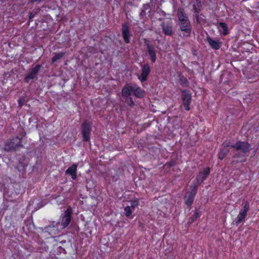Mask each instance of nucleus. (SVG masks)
<instances>
[{"mask_svg": "<svg viewBox=\"0 0 259 259\" xmlns=\"http://www.w3.org/2000/svg\"><path fill=\"white\" fill-rule=\"evenodd\" d=\"M177 15L179 20V26L181 30L186 33V36H189L191 33L192 27L189 18L185 13L184 9L179 8Z\"/></svg>", "mask_w": 259, "mask_h": 259, "instance_id": "nucleus-1", "label": "nucleus"}, {"mask_svg": "<svg viewBox=\"0 0 259 259\" xmlns=\"http://www.w3.org/2000/svg\"><path fill=\"white\" fill-rule=\"evenodd\" d=\"M132 93L138 98H142L145 96V91L137 84L133 85L126 84L123 87L121 91L123 97L131 96Z\"/></svg>", "mask_w": 259, "mask_h": 259, "instance_id": "nucleus-2", "label": "nucleus"}, {"mask_svg": "<svg viewBox=\"0 0 259 259\" xmlns=\"http://www.w3.org/2000/svg\"><path fill=\"white\" fill-rule=\"evenodd\" d=\"M22 146V139L18 136H16L8 140L6 142L4 150L7 152H10L15 151L17 148Z\"/></svg>", "mask_w": 259, "mask_h": 259, "instance_id": "nucleus-3", "label": "nucleus"}, {"mask_svg": "<svg viewBox=\"0 0 259 259\" xmlns=\"http://www.w3.org/2000/svg\"><path fill=\"white\" fill-rule=\"evenodd\" d=\"M232 148L237 152H241L243 155H245L251 149L250 144L246 141L238 140L235 143L232 142Z\"/></svg>", "mask_w": 259, "mask_h": 259, "instance_id": "nucleus-4", "label": "nucleus"}, {"mask_svg": "<svg viewBox=\"0 0 259 259\" xmlns=\"http://www.w3.org/2000/svg\"><path fill=\"white\" fill-rule=\"evenodd\" d=\"M198 188L197 187V186H194L192 184L190 186L191 191L187 192L184 195V203L189 208H191V206L193 203Z\"/></svg>", "mask_w": 259, "mask_h": 259, "instance_id": "nucleus-5", "label": "nucleus"}, {"mask_svg": "<svg viewBox=\"0 0 259 259\" xmlns=\"http://www.w3.org/2000/svg\"><path fill=\"white\" fill-rule=\"evenodd\" d=\"M210 172V167H206L204 168L202 170L198 172L192 184L194 186H197V187L198 188L199 185L203 183L209 175Z\"/></svg>", "mask_w": 259, "mask_h": 259, "instance_id": "nucleus-6", "label": "nucleus"}, {"mask_svg": "<svg viewBox=\"0 0 259 259\" xmlns=\"http://www.w3.org/2000/svg\"><path fill=\"white\" fill-rule=\"evenodd\" d=\"M232 146V142L230 140L224 141L222 144V147L218 154V158L220 160L224 159L230 152Z\"/></svg>", "mask_w": 259, "mask_h": 259, "instance_id": "nucleus-7", "label": "nucleus"}, {"mask_svg": "<svg viewBox=\"0 0 259 259\" xmlns=\"http://www.w3.org/2000/svg\"><path fill=\"white\" fill-rule=\"evenodd\" d=\"M81 128L83 141H89L92 131V127L90 123L87 120H85L81 124Z\"/></svg>", "mask_w": 259, "mask_h": 259, "instance_id": "nucleus-8", "label": "nucleus"}, {"mask_svg": "<svg viewBox=\"0 0 259 259\" xmlns=\"http://www.w3.org/2000/svg\"><path fill=\"white\" fill-rule=\"evenodd\" d=\"M141 73L138 75V79L143 83L147 80L148 77L151 72V68L148 64H144L141 65Z\"/></svg>", "mask_w": 259, "mask_h": 259, "instance_id": "nucleus-9", "label": "nucleus"}, {"mask_svg": "<svg viewBox=\"0 0 259 259\" xmlns=\"http://www.w3.org/2000/svg\"><path fill=\"white\" fill-rule=\"evenodd\" d=\"M192 96L190 92L187 90L182 91V100L185 109L186 111L190 110V105L191 102Z\"/></svg>", "mask_w": 259, "mask_h": 259, "instance_id": "nucleus-10", "label": "nucleus"}, {"mask_svg": "<svg viewBox=\"0 0 259 259\" xmlns=\"http://www.w3.org/2000/svg\"><path fill=\"white\" fill-rule=\"evenodd\" d=\"M72 213V209L70 206H68L66 210L64 212V215L62 218L61 221V225L63 228H65L69 225L71 219V214Z\"/></svg>", "mask_w": 259, "mask_h": 259, "instance_id": "nucleus-11", "label": "nucleus"}, {"mask_svg": "<svg viewBox=\"0 0 259 259\" xmlns=\"http://www.w3.org/2000/svg\"><path fill=\"white\" fill-rule=\"evenodd\" d=\"M121 33L124 42L126 44H129L130 42V38L132 36V34L127 23L124 22L122 24Z\"/></svg>", "mask_w": 259, "mask_h": 259, "instance_id": "nucleus-12", "label": "nucleus"}, {"mask_svg": "<svg viewBox=\"0 0 259 259\" xmlns=\"http://www.w3.org/2000/svg\"><path fill=\"white\" fill-rule=\"evenodd\" d=\"M41 68L40 64H37L34 67L32 68L29 73L26 75L24 78V81L26 83H28L31 79H34L37 75L38 72Z\"/></svg>", "mask_w": 259, "mask_h": 259, "instance_id": "nucleus-13", "label": "nucleus"}, {"mask_svg": "<svg viewBox=\"0 0 259 259\" xmlns=\"http://www.w3.org/2000/svg\"><path fill=\"white\" fill-rule=\"evenodd\" d=\"M146 46L148 55L150 57V60L152 63H154L156 60V50L153 46L149 44H146Z\"/></svg>", "mask_w": 259, "mask_h": 259, "instance_id": "nucleus-14", "label": "nucleus"}, {"mask_svg": "<svg viewBox=\"0 0 259 259\" xmlns=\"http://www.w3.org/2000/svg\"><path fill=\"white\" fill-rule=\"evenodd\" d=\"M77 164H73L71 166L69 167L65 171L66 174H70L73 180H75L77 177Z\"/></svg>", "mask_w": 259, "mask_h": 259, "instance_id": "nucleus-15", "label": "nucleus"}, {"mask_svg": "<svg viewBox=\"0 0 259 259\" xmlns=\"http://www.w3.org/2000/svg\"><path fill=\"white\" fill-rule=\"evenodd\" d=\"M161 27L165 35L171 36L172 34L173 31L171 24H167L165 25L164 23H162L161 24Z\"/></svg>", "mask_w": 259, "mask_h": 259, "instance_id": "nucleus-16", "label": "nucleus"}, {"mask_svg": "<svg viewBox=\"0 0 259 259\" xmlns=\"http://www.w3.org/2000/svg\"><path fill=\"white\" fill-rule=\"evenodd\" d=\"M207 41L212 48L219 50L221 47V42L219 40H213L210 37L207 38Z\"/></svg>", "mask_w": 259, "mask_h": 259, "instance_id": "nucleus-17", "label": "nucleus"}, {"mask_svg": "<svg viewBox=\"0 0 259 259\" xmlns=\"http://www.w3.org/2000/svg\"><path fill=\"white\" fill-rule=\"evenodd\" d=\"M241 152H238L236 153H235L232 157V160H231V164L233 165H235L239 162H242L241 160H239L238 159V158H241L242 156H244Z\"/></svg>", "mask_w": 259, "mask_h": 259, "instance_id": "nucleus-18", "label": "nucleus"}, {"mask_svg": "<svg viewBox=\"0 0 259 259\" xmlns=\"http://www.w3.org/2000/svg\"><path fill=\"white\" fill-rule=\"evenodd\" d=\"M200 216V211L198 209L195 208L194 213L189 219L188 223L192 224Z\"/></svg>", "mask_w": 259, "mask_h": 259, "instance_id": "nucleus-19", "label": "nucleus"}, {"mask_svg": "<svg viewBox=\"0 0 259 259\" xmlns=\"http://www.w3.org/2000/svg\"><path fill=\"white\" fill-rule=\"evenodd\" d=\"M247 214L241 211H240L239 214L235 220V224L238 226L246 217Z\"/></svg>", "mask_w": 259, "mask_h": 259, "instance_id": "nucleus-20", "label": "nucleus"}, {"mask_svg": "<svg viewBox=\"0 0 259 259\" xmlns=\"http://www.w3.org/2000/svg\"><path fill=\"white\" fill-rule=\"evenodd\" d=\"M219 27H220L222 29V34L223 35L226 36L229 33L228 27L226 23L222 22H219Z\"/></svg>", "mask_w": 259, "mask_h": 259, "instance_id": "nucleus-21", "label": "nucleus"}, {"mask_svg": "<svg viewBox=\"0 0 259 259\" xmlns=\"http://www.w3.org/2000/svg\"><path fill=\"white\" fill-rule=\"evenodd\" d=\"M65 52H61L57 54H56L52 58V63H54L58 60L61 59L65 55Z\"/></svg>", "mask_w": 259, "mask_h": 259, "instance_id": "nucleus-22", "label": "nucleus"}, {"mask_svg": "<svg viewBox=\"0 0 259 259\" xmlns=\"http://www.w3.org/2000/svg\"><path fill=\"white\" fill-rule=\"evenodd\" d=\"M179 83L182 86L185 87H188L189 84V82L187 78H186L184 76H182L180 78Z\"/></svg>", "mask_w": 259, "mask_h": 259, "instance_id": "nucleus-23", "label": "nucleus"}, {"mask_svg": "<svg viewBox=\"0 0 259 259\" xmlns=\"http://www.w3.org/2000/svg\"><path fill=\"white\" fill-rule=\"evenodd\" d=\"M193 9L194 13L195 14L196 19L197 21L198 22L199 17V10L197 9L195 4H194L193 5Z\"/></svg>", "mask_w": 259, "mask_h": 259, "instance_id": "nucleus-24", "label": "nucleus"}, {"mask_svg": "<svg viewBox=\"0 0 259 259\" xmlns=\"http://www.w3.org/2000/svg\"><path fill=\"white\" fill-rule=\"evenodd\" d=\"M124 210L126 217H129L131 215L132 211L131 210V208L130 206H126V207H125L124 208Z\"/></svg>", "mask_w": 259, "mask_h": 259, "instance_id": "nucleus-25", "label": "nucleus"}, {"mask_svg": "<svg viewBox=\"0 0 259 259\" xmlns=\"http://www.w3.org/2000/svg\"><path fill=\"white\" fill-rule=\"evenodd\" d=\"M125 99V102L130 106H133L135 105L133 99L130 96L128 97H124Z\"/></svg>", "mask_w": 259, "mask_h": 259, "instance_id": "nucleus-26", "label": "nucleus"}, {"mask_svg": "<svg viewBox=\"0 0 259 259\" xmlns=\"http://www.w3.org/2000/svg\"><path fill=\"white\" fill-rule=\"evenodd\" d=\"M139 201L138 199H135L131 201V208L134 209L137 206H138Z\"/></svg>", "mask_w": 259, "mask_h": 259, "instance_id": "nucleus-27", "label": "nucleus"}, {"mask_svg": "<svg viewBox=\"0 0 259 259\" xmlns=\"http://www.w3.org/2000/svg\"><path fill=\"white\" fill-rule=\"evenodd\" d=\"M249 203L246 201L245 205L243 206V209L240 211L247 214V212L249 209Z\"/></svg>", "mask_w": 259, "mask_h": 259, "instance_id": "nucleus-28", "label": "nucleus"}, {"mask_svg": "<svg viewBox=\"0 0 259 259\" xmlns=\"http://www.w3.org/2000/svg\"><path fill=\"white\" fill-rule=\"evenodd\" d=\"M55 226H52V225H48V226H46L44 228V230L46 232H48L49 233V234H51V232L54 230Z\"/></svg>", "mask_w": 259, "mask_h": 259, "instance_id": "nucleus-29", "label": "nucleus"}, {"mask_svg": "<svg viewBox=\"0 0 259 259\" xmlns=\"http://www.w3.org/2000/svg\"><path fill=\"white\" fill-rule=\"evenodd\" d=\"M25 101V98L24 97H20L18 99V106L19 108H21L23 106Z\"/></svg>", "mask_w": 259, "mask_h": 259, "instance_id": "nucleus-30", "label": "nucleus"}, {"mask_svg": "<svg viewBox=\"0 0 259 259\" xmlns=\"http://www.w3.org/2000/svg\"><path fill=\"white\" fill-rule=\"evenodd\" d=\"M57 254H61L65 253L66 251L64 248L61 246H59L57 248Z\"/></svg>", "mask_w": 259, "mask_h": 259, "instance_id": "nucleus-31", "label": "nucleus"}, {"mask_svg": "<svg viewBox=\"0 0 259 259\" xmlns=\"http://www.w3.org/2000/svg\"><path fill=\"white\" fill-rule=\"evenodd\" d=\"M37 14V11H32L29 13V19L30 21H32V19L34 18L36 15Z\"/></svg>", "mask_w": 259, "mask_h": 259, "instance_id": "nucleus-32", "label": "nucleus"}, {"mask_svg": "<svg viewBox=\"0 0 259 259\" xmlns=\"http://www.w3.org/2000/svg\"><path fill=\"white\" fill-rule=\"evenodd\" d=\"M176 164V162L174 160H170L169 162H167L166 163L165 165L167 166L168 168H170L174 165H175Z\"/></svg>", "mask_w": 259, "mask_h": 259, "instance_id": "nucleus-33", "label": "nucleus"}, {"mask_svg": "<svg viewBox=\"0 0 259 259\" xmlns=\"http://www.w3.org/2000/svg\"><path fill=\"white\" fill-rule=\"evenodd\" d=\"M43 0H30V2L31 3H36V2H38V3H40V2L42 1Z\"/></svg>", "mask_w": 259, "mask_h": 259, "instance_id": "nucleus-34", "label": "nucleus"}, {"mask_svg": "<svg viewBox=\"0 0 259 259\" xmlns=\"http://www.w3.org/2000/svg\"><path fill=\"white\" fill-rule=\"evenodd\" d=\"M257 151V149H256L255 150H254L253 153H252V156L251 157H253V156H255V155L256 154Z\"/></svg>", "mask_w": 259, "mask_h": 259, "instance_id": "nucleus-35", "label": "nucleus"}, {"mask_svg": "<svg viewBox=\"0 0 259 259\" xmlns=\"http://www.w3.org/2000/svg\"><path fill=\"white\" fill-rule=\"evenodd\" d=\"M112 180H113V181H116L117 180V178H116V177H113L112 178Z\"/></svg>", "mask_w": 259, "mask_h": 259, "instance_id": "nucleus-36", "label": "nucleus"}, {"mask_svg": "<svg viewBox=\"0 0 259 259\" xmlns=\"http://www.w3.org/2000/svg\"><path fill=\"white\" fill-rule=\"evenodd\" d=\"M197 4H200V0H195Z\"/></svg>", "mask_w": 259, "mask_h": 259, "instance_id": "nucleus-37", "label": "nucleus"}, {"mask_svg": "<svg viewBox=\"0 0 259 259\" xmlns=\"http://www.w3.org/2000/svg\"><path fill=\"white\" fill-rule=\"evenodd\" d=\"M25 134H25V133L24 132V134L22 135V136H25Z\"/></svg>", "mask_w": 259, "mask_h": 259, "instance_id": "nucleus-38", "label": "nucleus"}, {"mask_svg": "<svg viewBox=\"0 0 259 259\" xmlns=\"http://www.w3.org/2000/svg\"><path fill=\"white\" fill-rule=\"evenodd\" d=\"M209 1H210L211 0H209Z\"/></svg>", "mask_w": 259, "mask_h": 259, "instance_id": "nucleus-39", "label": "nucleus"}]
</instances>
